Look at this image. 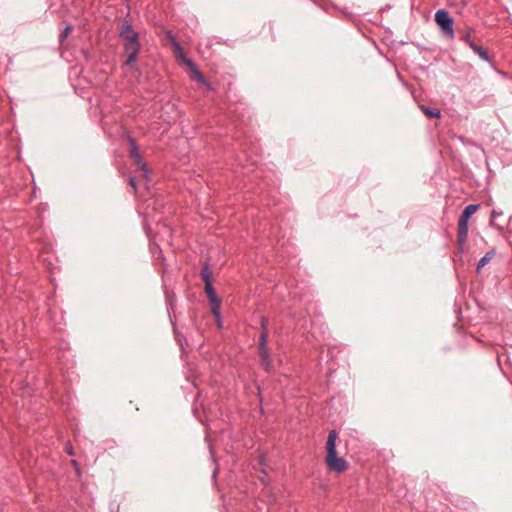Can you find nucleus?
Wrapping results in <instances>:
<instances>
[{
    "mask_svg": "<svg viewBox=\"0 0 512 512\" xmlns=\"http://www.w3.org/2000/svg\"><path fill=\"white\" fill-rule=\"evenodd\" d=\"M205 292L208 295L210 302L213 304V307H212L213 314L215 316H218L220 301L218 300L216 292L214 291V289L212 287V282L207 281V283L205 284Z\"/></svg>",
    "mask_w": 512,
    "mask_h": 512,
    "instance_id": "6",
    "label": "nucleus"
},
{
    "mask_svg": "<svg viewBox=\"0 0 512 512\" xmlns=\"http://www.w3.org/2000/svg\"><path fill=\"white\" fill-rule=\"evenodd\" d=\"M494 251H489L486 253L484 257H482L478 263L477 271L479 272L481 268H483L486 264L490 262V260L494 257Z\"/></svg>",
    "mask_w": 512,
    "mask_h": 512,
    "instance_id": "11",
    "label": "nucleus"
},
{
    "mask_svg": "<svg viewBox=\"0 0 512 512\" xmlns=\"http://www.w3.org/2000/svg\"><path fill=\"white\" fill-rule=\"evenodd\" d=\"M211 274H212V273H211L210 269H209L207 266H205V267L202 269V271H201V277H202V279H203V281H204V283H205V284L207 283V281H208V282H212V281H211Z\"/></svg>",
    "mask_w": 512,
    "mask_h": 512,
    "instance_id": "13",
    "label": "nucleus"
},
{
    "mask_svg": "<svg viewBox=\"0 0 512 512\" xmlns=\"http://www.w3.org/2000/svg\"><path fill=\"white\" fill-rule=\"evenodd\" d=\"M435 22L440 27L443 35L453 38V19L449 16L448 12L444 9H440L435 13Z\"/></svg>",
    "mask_w": 512,
    "mask_h": 512,
    "instance_id": "3",
    "label": "nucleus"
},
{
    "mask_svg": "<svg viewBox=\"0 0 512 512\" xmlns=\"http://www.w3.org/2000/svg\"><path fill=\"white\" fill-rule=\"evenodd\" d=\"M266 340H267V330L263 326V330H262V333L260 336L259 353H260V357L262 359L263 365L265 366L266 369H268V367L270 365V360H269V356H268L267 349H266Z\"/></svg>",
    "mask_w": 512,
    "mask_h": 512,
    "instance_id": "5",
    "label": "nucleus"
},
{
    "mask_svg": "<svg viewBox=\"0 0 512 512\" xmlns=\"http://www.w3.org/2000/svg\"><path fill=\"white\" fill-rule=\"evenodd\" d=\"M479 209V205L470 204L463 210L458 220L457 240L459 246H462L468 237L469 219Z\"/></svg>",
    "mask_w": 512,
    "mask_h": 512,
    "instance_id": "2",
    "label": "nucleus"
},
{
    "mask_svg": "<svg viewBox=\"0 0 512 512\" xmlns=\"http://www.w3.org/2000/svg\"><path fill=\"white\" fill-rule=\"evenodd\" d=\"M70 30H71V28H70V27H66V28H65V30H64V32H63L64 36H67V35H68V33L70 32Z\"/></svg>",
    "mask_w": 512,
    "mask_h": 512,
    "instance_id": "17",
    "label": "nucleus"
},
{
    "mask_svg": "<svg viewBox=\"0 0 512 512\" xmlns=\"http://www.w3.org/2000/svg\"><path fill=\"white\" fill-rule=\"evenodd\" d=\"M67 452H68L70 455H72V454H73V452H72V447H71V446L67 447Z\"/></svg>",
    "mask_w": 512,
    "mask_h": 512,
    "instance_id": "19",
    "label": "nucleus"
},
{
    "mask_svg": "<svg viewBox=\"0 0 512 512\" xmlns=\"http://www.w3.org/2000/svg\"><path fill=\"white\" fill-rule=\"evenodd\" d=\"M420 108L427 117L437 118L440 116V111L438 109H432L424 105H422Z\"/></svg>",
    "mask_w": 512,
    "mask_h": 512,
    "instance_id": "10",
    "label": "nucleus"
},
{
    "mask_svg": "<svg viewBox=\"0 0 512 512\" xmlns=\"http://www.w3.org/2000/svg\"><path fill=\"white\" fill-rule=\"evenodd\" d=\"M130 185L135 189V179L134 178H130Z\"/></svg>",
    "mask_w": 512,
    "mask_h": 512,
    "instance_id": "18",
    "label": "nucleus"
},
{
    "mask_svg": "<svg viewBox=\"0 0 512 512\" xmlns=\"http://www.w3.org/2000/svg\"><path fill=\"white\" fill-rule=\"evenodd\" d=\"M111 512H119V510H116V511H114V510H111Z\"/></svg>",
    "mask_w": 512,
    "mask_h": 512,
    "instance_id": "20",
    "label": "nucleus"
},
{
    "mask_svg": "<svg viewBox=\"0 0 512 512\" xmlns=\"http://www.w3.org/2000/svg\"><path fill=\"white\" fill-rule=\"evenodd\" d=\"M191 71L193 72L195 78L201 82L204 81L203 75L200 73V71L196 68V66L193 64V66H188Z\"/></svg>",
    "mask_w": 512,
    "mask_h": 512,
    "instance_id": "14",
    "label": "nucleus"
},
{
    "mask_svg": "<svg viewBox=\"0 0 512 512\" xmlns=\"http://www.w3.org/2000/svg\"><path fill=\"white\" fill-rule=\"evenodd\" d=\"M475 53H477L479 55V57L485 61H489V56H488V52L485 48H483L482 46L476 44V45H472V48H471Z\"/></svg>",
    "mask_w": 512,
    "mask_h": 512,
    "instance_id": "9",
    "label": "nucleus"
},
{
    "mask_svg": "<svg viewBox=\"0 0 512 512\" xmlns=\"http://www.w3.org/2000/svg\"><path fill=\"white\" fill-rule=\"evenodd\" d=\"M463 40L469 45L470 48H472V45H476L477 43L474 41V32L472 29H467L464 36H463Z\"/></svg>",
    "mask_w": 512,
    "mask_h": 512,
    "instance_id": "12",
    "label": "nucleus"
},
{
    "mask_svg": "<svg viewBox=\"0 0 512 512\" xmlns=\"http://www.w3.org/2000/svg\"><path fill=\"white\" fill-rule=\"evenodd\" d=\"M120 36L125 40V42L138 39V34L133 30L132 26L126 21L122 22L121 24Z\"/></svg>",
    "mask_w": 512,
    "mask_h": 512,
    "instance_id": "8",
    "label": "nucleus"
},
{
    "mask_svg": "<svg viewBox=\"0 0 512 512\" xmlns=\"http://www.w3.org/2000/svg\"><path fill=\"white\" fill-rule=\"evenodd\" d=\"M124 46H125V51L128 54V58H127L125 64L130 65L136 60L138 52H139L138 39L133 40V41H127V42H125Z\"/></svg>",
    "mask_w": 512,
    "mask_h": 512,
    "instance_id": "4",
    "label": "nucleus"
},
{
    "mask_svg": "<svg viewBox=\"0 0 512 512\" xmlns=\"http://www.w3.org/2000/svg\"><path fill=\"white\" fill-rule=\"evenodd\" d=\"M131 156L134 157L137 160L138 164H140L138 162V153H137L136 147L134 145L132 146V149H131Z\"/></svg>",
    "mask_w": 512,
    "mask_h": 512,
    "instance_id": "16",
    "label": "nucleus"
},
{
    "mask_svg": "<svg viewBox=\"0 0 512 512\" xmlns=\"http://www.w3.org/2000/svg\"><path fill=\"white\" fill-rule=\"evenodd\" d=\"M337 432L335 430H331L329 432L327 442H326V465L330 471L342 473L348 468V463L342 457L337 456L336 451V440H337Z\"/></svg>",
    "mask_w": 512,
    "mask_h": 512,
    "instance_id": "1",
    "label": "nucleus"
},
{
    "mask_svg": "<svg viewBox=\"0 0 512 512\" xmlns=\"http://www.w3.org/2000/svg\"><path fill=\"white\" fill-rule=\"evenodd\" d=\"M168 37H169L171 44L173 45L176 58L178 60L182 61L183 63H185L187 66H193V62L186 57L182 47L175 40V38L171 34H169Z\"/></svg>",
    "mask_w": 512,
    "mask_h": 512,
    "instance_id": "7",
    "label": "nucleus"
},
{
    "mask_svg": "<svg viewBox=\"0 0 512 512\" xmlns=\"http://www.w3.org/2000/svg\"><path fill=\"white\" fill-rule=\"evenodd\" d=\"M140 169H141V173H142L143 178L148 180L146 165L145 164H140Z\"/></svg>",
    "mask_w": 512,
    "mask_h": 512,
    "instance_id": "15",
    "label": "nucleus"
}]
</instances>
